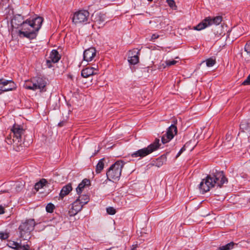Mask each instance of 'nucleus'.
<instances>
[{"mask_svg":"<svg viewBox=\"0 0 250 250\" xmlns=\"http://www.w3.org/2000/svg\"><path fill=\"white\" fill-rule=\"evenodd\" d=\"M43 19L36 16L32 20H24L21 15H15L11 21L12 32H15L20 38L33 40L36 38Z\"/></svg>","mask_w":250,"mask_h":250,"instance_id":"1","label":"nucleus"},{"mask_svg":"<svg viewBox=\"0 0 250 250\" xmlns=\"http://www.w3.org/2000/svg\"><path fill=\"white\" fill-rule=\"evenodd\" d=\"M228 182V179L225 177L224 172L216 170L212 175H208L206 179L202 180L199 185V188L200 192L204 194L215 186L221 188L224 184Z\"/></svg>","mask_w":250,"mask_h":250,"instance_id":"2","label":"nucleus"},{"mask_svg":"<svg viewBox=\"0 0 250 250\" xmlns=\"http://www.w3.org/2000/svg\"><path fill=\"white\" fill-rule=\"evenodd\" d=\"M25 133L23 127L15 124L11 129V132L5 138V141L8 145L13 144L16 151H20V147H22L23 144L22 135Z\"/></svg>","mask_w":250,"mask_h":250,"instance_id":"3","label":"nucleus"},{"mask_svg":"<svg viewBox=\"0 0 250 250\" xmlns=\"http://www.w3.org/2000/svg\"><path fill=\"white\" fill-rule=\"evenodd\" d=\"M124 165V162L122 160L117 161L112 165L106 171L107 180L110 181L112 180L118 181Z\"/></svg>","mask_w":250,"mask_h":250,"instance_id":"4","label":"nucleus"},{"mask_svg":"<svg viewBox=\"0 0 250 250\" xmlns=\"http://www.w3.org/2000/svg\"><path fill=\"white\" fill-rule=\"evenodd\" d=\"M161 144H160V140L158 138H156L154 141L147 147L140 149L132 153L131 154V156L132 158H143L158 150Z\"/></svg>","mask_w":250,"mask_h":250,"instance_id":"5","label":"nucleus"},{"mask_svg":"<svg viewBox=\"0 0 250 250\" xmlns=\"http://www.w3.org/2000/svg\"><path fill=\"white\" fill-rule=\"evenodd\" d=\"M36 225V224L33 219H26L22 222L18 228L20 237L24 240L30 238V232L34 230Z\"/></svg>","mask_w":250,"mask_h":250,"instance_id":"6","label":"nucleus"},{"mask_svg":"<svg viewBox=\"0 0 250 250\" xmlns=\"http://www.w3.org/2000/svg\"><path fill=\"white\" fill-rule=\"evenodd\" d=\"M222 21V18L220 16H218L213 18L208 17L204 19L196 26H194L193 29L200 31L213 24L217 25L221 22Z\"/></svg>","mask_w":250,"mask_h":250,"instance_id":"7","label":"nucleus"},{"mask_svg":"<svg viewBox=\"0 0 250 250\" xmlns=\"http://www.w3.org/2000/svg\"><path fill=\"white\" fill-rule=\"evenodd\" d=\"M89 13L87 10H81L75 12L72 18V22L75 24L89 23Z\"/></svg>","mask_w":250,"mask_h":250,"instance_id":"8","label":"nucleus"},{"mask_svg":"<svg viewBox=\"0 0 250 250\" xmlns=\"http://www.w3.org/2000/svg\"><path fill=\"white\" fill-rule=\"evenodd\" d=\"M16 84L12 80L0 79V93L12 91L16 89Z\"/></svg>","mask_w":250,"mask_h":250,"instance_id":"9","label":"nucleus"},{"mask_svg":"<svg viewBox=\"0 0 250 250\" xmlns=\"http://www.w3.org/2000/svg\"><path fill=\"white\" fill-rule=\"evenodd\" d=\"M177 133V127L174 125H171L167 129L166 134L163 136L161 141L163 144H166L172 140L174 135Z\"/></svg>","mask_w":250,"mask_h":250,"instance_id":"10","label":"nucleus"},{"mask_svg":"<svg viewBox=\"0 0 250 250\" xmlns=\"http://www.w3.org/2000/svg\"><path fill=\"white\" fill-rule=\"evenodd\" d=\"M80 200V198H77L76 201L71 204V208L69 211V213L70 216L75 215L83 208V205L81 203V201H79Z\"/></svg>","mask_w":250,"mask_h":250,"instance_id":"11","label":"nucleus"},{"mask_svg":"<svg viewBox=\"0 0 250 250\" xmlns=\"http://www.w3.org/2000/svg\"><path fill=\"white\" fill-rule=\"evenodd\" d=\"M34 84L33 85L35 86L36 90L40 89L43 90L46 85V82L44 78L42 77H35L33 78Z\"/></svg>","mask_w":250,"mask_h":250,"instance_id":"12","label":"nucleus"},{"mask_svg":"<svg viewBox=\"0 0 250 250\" xmlns=\"http://www.w3.org/2000/svg\"><path fill=\"white\" fill-rule=\"evenodd\" d=\"M96 54V50L94 47H90L86 49L83 54V60L87 62L93 60Z\"/></svg>","mask_w":250,"mask_h":250,"instance_id":"13","label":"nucleus"},{"mask_svg":"<svg viewBox=\"0 0 250 250\" xmlns=\"http://www.w3.org/2000/svg\"><path fill=\"white\" fill-rule=\"evenodd\" d=\"M50 60L46 61V64L49 68L51 66V63H56L59 62L61 59V56L58 52L56 50H53L50 54Z\"/></svg>","mask_w":250,"mask_h":250,"instance_id":"14","label":"nucleus"},{"mask_svg":"<svg viewBox=\"0 0 250 250\" xmlns=\"http://www.w3.org/2000/svg\"><path fill=\"white\" fill-rule=\"evenodd\" d=\"M98 70L93 67H87L83 68L81 72V75L83 78H88L91 76L97 74Z\"/></svg>","mask_w":250,"mask_h":250,"instance_id":"15","label":"nucleus"},{"mask_svg":"<svg viewBox=\"0 0 250 250\" xmlns=\"http://www.w3.org/2000/svg\"><path fill=\"white\" fill-rule=\"evenodd\" d=\"M168 153L167 152L166 154L161 155L160 157L157 158L155 161H153L150 165L153 166H155L160 167L163 166L167 161V155Z\"/></svg>","mask_w":250,"mask_h":250,"instance_id":"16","label":"nucleus"},{"mask_svg":"<svg viewBox=\"0 0 250 250\" xmlns=\"http://www.w3.org/2000/svg\"><path fill=\"white\" fill-rule=\"evenodd\" d=\"M72 184L71 183H68L63 186L59 194V200H62L65 196L69 194V193L72 190Z\"/></svg>","mask_w":250,"mask_h":250,"instance_id":"17","label":"nucleus"},{"mask_svg":"<svg viewBox=\"0 0 250 250\" xmlns=\"http://www.w3.org/2000/svg\"><path fill=\"white\" fill-rule=\"evenodd\" d=\"M140 50L134 49L132 52L131 56L128 57V61L131 64L135 65L139 62Z\"/></svg>","mask_w":250,"mask_h":250,"instance_id":"18","label":"nucleus"},{"mask_svg":"<svg viewBox=\"0 0 250 250\" xmlns=\"http://www.w3.org/2000/svg\"><path fill=\"white\" fill-rule=\"evenodd\" d=\"M105 16L104 14L97 13L95 15L94 22L95 25H98L99 27L103 26L104 24V23L105 21Z\"/></svg>","mask_w":250,"mask_h":250,"instance_id":"19","label":"nucleus"},{"mask_svg":"<svg viewBox=\"0 0 250 250\" xmlns=\"http://www.w3.org/2000/svg\"><path fill=\"white\" fill-rule=\"evenodd\" d=\"M90 181L87 179H83L81 183H80L76 188V191L78 194H80L84 188L90 185Z\"/></svg>","mask_w":250,"mask_h":250,"instance_id":"20","label":"nucleus"},{"mask_svg":"<svg viewBox=\"0 0 250 250\" xmlns=\"http://www.w3.org/2000/svg\"><path fill=\"white\" fill-rule=\"evenodd\" d=\"M240 128L243 132H250V120L242 121L240 125Z\"/></svg>","mask_w":250,"mask_h":250,"instance_id":"21","label":"nucleus"},{"mask_svg":"<svg viewBox=\"0 0 250 250\" xmlns=\"http://www.w3.org/2000/svg\"><path fill=\"white\" fill-rule=\"evenodd\" d=\"M237 244L233 242H230L225 245L220 246L218 248L217 250H231L235 247L237 246Z\"/></svg>","mask_w":250,"mask_h":250,"instance_id":"22","label":"nucleus"},{"mask_svg":"<svg viewBox=\"0 0 250 250\" xmlns=\"http://www.w3.org/2000/svg\"><path fill=\"white\" fill-rule=\"evenodd\" d=\"M105 161V160L104 158H102L99 161L98 164L96 166L95 172L96 173L98 174L101 173L102 170L103 169L104 166Z\"/></svg>","mask_w":250,"mask_h":250,"instance_id":"23","label":"nucleus"},{"mask_svg":"<svg viewBox=\"0 0 250 250\" xmlns=\"http://www.w3.org/2000/svg\"><path fill=\"white\" fill-rule=\"evenodd\" d=\"M34 84L33 79L30 81H26L23 84V87L26 89H29L32 90H36L35 86L33 85Z\"/></svg>","mask_w":250,"mask_h":250,"instance_id":"24","label":"nucleus"},{"mask_svg":"<svg viewBox=\"0 0 250 250\" xmlns=\"http://www.w3.org/2000/svg\"><path fill=\"white\" fill-rule=\"evenodd\" d=\"M47 183V181L45 179H42L39 182L37 183L34 186L35 189L38 191L42 188Z\"/></svg>","mask_w":250,"mask_h":250,"instance_id":"25","label":"nucleus"},{"mask_svg":"<svg viewBox=\"0 0 250 250\" xmlns=\"http://www.w3.org/2000/svg\"><path fill=\"white\" fill-rule=\"evenodd\" d=\"M78 198H80L79 201H81V203L83 206L89 202V197L86 195H81Z\"/></svg>","mask_w":250,"mask_h":250,"instance_id":"26","label":"nucleus"},{"mask_svg":"<svg viewBox=\"0 0 250 250\" xmlns=\"http://www.w3.org/2000/svg\"><path fill=\"white\" fill-rule=\"evenodd\" d=\"M206 62V65L208 67H211L213 66L216 62L215 59H214L212 58L207 59Z\"/></svg>","mask_w":250,"mask_h":250,"instance_id":"27","label":"nucleus"},{"mask_svg":"<svg viewBox=\"0 0 250 250\" xmlns=\"http://www.w3.org/2000/svg\"><path fill=\"white\" fill-rule=\"evenodd\" d=\"M167 2L171 9L173 10H176L177 9V6L176 5L174 0H167Z\"/></svg>","mask_w":250,"mask_h":250,"instance_id":"28","label":"nucleus"},{"mask_svg":"<svg viewBox=\"0 0 250 250\" xmlns=\"http://www.w3.org/2000/svg\"><path fill=\"white\" fill-rule=\"evenodd\" d=\"M55 208L54 205L52 203H49L46 207V210L47 212L52 213Z\"/></svg>","mask_w":250,"mask_h":250,"instance_id":"29","label":"nucleus"},{"mask_svg":"<svg viewBox=\"0 0 250 250\" xmlns=\"http://www.w3.org/2000/svg\"><path fill=\"white\" fill-rule=\"evenodd\" d=\"M29 246L28 245H21L19 244V246L16 248V250H29Z\"/></svg>","mask_w":250,"mask_h":250,"instance_id":"30","label":"nucleus"},{"mask_svg":"<svg viewBox=\"0 0 250 250\" xmlns=\"http://www.w3.org/2000/svg\"><path fill=\"white\" fill-rule=\"evenodd\" d=\"M106 212L110 215H114L116 213V211L114 208L110 207L106 208Z\"/></svg>","mask_w":250,"mask_h":250,"instance_id":"31","label":"nucleus"},{"mask_svg":"<svg viewBox=\"0 0 250 250\" xmlns=\"http://www.w3.org/2000/svg\"><path fill=\"white\" fill-rule=\"evenodd\" d=\"M19 243L17 242L13 241L11 242H9L8 245L9 247L12 248L16 250V248L19 246Z\"/></svg>","mask_w":250,"mask_h":250,"instance_id":"32","label":"nucleus"},{"mask_svg":"<svg viewBox=\"0 0 250 250\" xmlns=\"http://www.w3.org/2000/svg\"><path fill=\"white\" fill-rule=\"evenodd\" d=\"M244 50L250 55V41L248 42L245 46Z\"/></svg>","mask_w":250,"mask_h":250,"instance_id":"33","label":"nucleus"},{"mask_svg":"<svg viewBox=\"0 0 250 250\" xmlns=\"http://www.w3.org/2000/svg\"><path fill=\"white\" fill-rule=\"evenodd\" d=\"M9 237L8 234L7 233L3 232H0V238L2 240H5Z\"/></svg>","mask_w":250,"mask_h":250,"instance_id":"34","label":"nucleus"},{"mask_svg":"<svg viewBox=\"0 0 250 250\" xmlns=\"http://www.w3.org/2000/svg\"><path fill=\"white\" fill-rule=\"evenodd\" d=\"M244 85H247L250 84V74L247 77L246 79L242 83Z\"/></svg>","mask_w":250,"mask_h":250,"instance_id":"35","label":"nucleus"},{"mask_svg":"<svg viewBox=\"0 0 250 250\" xmlns=\"http://www.w3.org/2000/svg\"><path fill=\"white\" fill-rule=\"evenodd\" d=\"M166 62L167 65L171 66L175 64L177 62V61L175 60H167Z\"/></svg>","mask_w":250,"mask_h":250,"instance_id":"36","label":"nucleus"},{"mask_svg":"<svg viewBox=\"0 0 250 250\" xmlns=\"http://www.w3.org/2000/svg\"><path fill=\"white\" fill-rule=\"evenodd\" d=\"M185 150L186 148H185V147H182L177 154L176 157L178 158L184 151H185Z\"/></svg>","mask_w":250,"mask_h":250,"instance_id":"37","label":"nucleus"},{"mask_svg":"<svg viewBox=\"0 0 250 250\" xmlns=\"http://www.w3.org/2000/svg\"><path fill=\"white\" fill-rule=\"evenodd\" d=\"M66 124V121H62L59 123L58 126L60 127H62L63 126L65 125Z\"/></svg>","mask_w":250,"mask_h":250,"instance_id":"38","label":"nucleus"},{"mask_svg":"<svg viewBox=\"0 0 250 250\" xmlns=\"http://www.w3.org/2000/svg\"><path fill=\"white\" fill-rule=\"evenodd\" d=\"M159 36L158 35L154 34L151 36V40H154L157 39L159 38Z\"/></svg>","mask_w":250,"mask_h":250,"instance_id":"39","label":"nucleus"},{"mask_svg":"<svg viewBox=\"0 0 250 250\" xmlns=\"http://www.w3.org/2000/svg\"><path fill=\"white\" fill-rule=\"evenodd\" d=\"M4 208L2 206H0V214H3L4 213Z\"/></svg>","mask_w":250,"mask_h":250,"instance_id":"40","label":"nucleus"},{"mask_svg":"<svg viewBox=\"0 0 250 250\" xmlns=\"http://www.w3.org/2000/svg\"><path fill=\"white\" fill-rule=\"evenodd\" d=\"M131 250H136V248H133Z\"/></svg>","mask_w":250,"mask_h":250,"instance_id":"41","label":"nucleus"},{"mask_svg":"<svg viewBox=\"0 0 250 250\" xmlns=\"http://www.w3.org/2000/svg\"><path fill=\"white\" fill-rule=\"evenodd\" d=\"M148 1H152L153 0H147Z\"/></svg>","mask_w":250,"mask_h":250,"instance_id":"42","label":"nucleus"},{"mask_svg":"<svg viewBox=\"0 0 250 250\" xmlns=\"http://www.w3.org/2000/svg\"><path fill=\"white\" fill-rule=\"evenodd\" d=\"M6 88H9V86H6Z\"/></svg>","mask_w":250,"mask_h":250,"instance_id":"43","label":"nucleus"}]
</instances>
